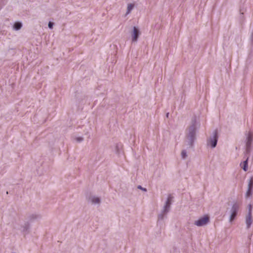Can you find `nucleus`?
Here are the masks:
<instances>
[{"instance_id": "obj_1", "label": "nucleus", "mask_w": 253, "mask_h": 253, "mask_svg": "<svg viewBox=\"0 0 253 253\" xmlns=\"http://www.w3.org/2000/svg\"><path fill=\"white\" fill-rule=\"evenodd\" d=\"M241 205V202H235L233 204L231 210V215L230 217V221H232L235 218L237 212L239 211Z\"/></svg>"}, {"instance_id": "obj_2", "label": "nucleus", "mask_w": 253, "mask_h": 253, "mask_svg": "<svg viewBox=\"0 0 253 253\" xmlns=\"http://www.w3.org/2000/svg\"><path fill=\"white\" fill-rule=\"evenodd\" d=\"M209 221V217L208 215H204L203 217L195 221V224L198 226H202L207 224Z\"/></svg>"}, {"instance_id": "obj_3", "label": "nucleus", "mask_w": 253, "mask_h": 253, "mask_svg": "<svg viewBox=\"0 0 253 253\" xmlns=\"http://www.w3.org/2000/svg\"><path fill=\"white\" fill-rule=\"evenodd\" d=\"M139 34L140 32L139 29L137 27H134L133 28V30L131 33L132 37V41L133 42H136L137 41Z\"/></svg>"}, {"instance_id": "obj_4", "label": "nucleus", "mask_w": 253, "mask_h": 253, "mask_svg": "<svg viewBox=\"0 0 253 253\" xmlns=\"http://www.w3.org/2000/svg\"><path fill=\"white\" fill-rule=\"evenodd\" d=\"M253 140V134L251 132H249L247 137V141L246 143V150L247 152H249L251 143Z\"/></svg>"}, {"instance_id": "obj_5", "label": "nucleus", "mask_w": 253, "mask_h": 253, "mask_svg": "<svg viewBox=\"0 0 253 253\" xmlns=\"http://www.w3.org/2000/svg\"><path fill=\"white\" fill-rule=\"evenodd\" d=\"M217 141V133L215 131L213 136V139L210 140V144L212 147H215Z\"/></svg>"}, {"instance_id": "obj_6", "label": "nucleus", "mask_w": 253, "mask_h": 253, "mask_svg": "<svg viewBox=\"0 0 253 253\" xmlns=\"http://www.w3.org/2000/svg\"><path fill=\"white\" fill-rule=\"evenodd\" d=\"M172 197L171 196H169V197L167 199V201L166 202V205L165 206V210H164L165 212H167L169 211V208L170 207V205L171 204V201L172 200Z\"/></svg>"}, {"instance_id": "obj_7", "label": "nucleus", "mask_w": 253, "mask_h": 253, "mask_svg": "<svg viewBox=\"0 0 253 253\" xmlns=\"http://www.w3.org/2000/svg\"><path fill=\"white\" fill-rule=\"evenodd\" d=\"M246 222L247 224V228H249L252 223V215L248 214L246 217Z\"/></svg>"}, {"instance_id": "obj_8", "label": "nucleus", "mask_w": 253, "mask_h": 253, "mask_svg": "<svg viewBox=\"0 0 253 253\" xmlns=\"http://www.w3.org/2000/svg\"><path fill=\"white\" fill-rule=\"evenodd\" d=\"M195 134V128L194 126H192L189 128V135L191 137H193Z\"/></svg>"}, {"instance_id": "obj_9", "label": "nucleus", "mask_w": 253, "mask_h": 253, "mask_svg": "<svg viewBox=\"0 0 253 253\" xmlns=\"http://www.w3.org/2000/svg\"><path fill=\"white\" fill-rule=\"evenodd\" d=\"M248 160L247 159L245 161L243 164H241L243 169L246 171L248 170Z\"/></svg>"}, {"instance_id": "obj_10", "label": "nucleus", "mask_w": 253, "mask_h": 253, "mask_svg": "<svg viewBox=\"0 0 253 253\" xmlns=\"http://www.w3.org/2000/svg\"><path fill=\"white\" fill-rule=\"evenodd\" d=\"M90 200L92 203L98 204L100 202V199L98 197H92Z\"/></svg>"}, {"instance_id": "obj_11", "label": "nucleus", "mask_w": 253, "mask_h": 253, "mask_svg": "<svg viewBox=\"0 0 253 253\" xmlns=\"http://www.w3.org/2000/svg\"><path fill=\"white\" fill-rule=\"evenodd\" d=\"M133 7H134L133 4L129 3L127 5V12H126L127 14L130 13L131 10L133 9Z\"/></svg>"}, {"instance_id": "obj_12", "label": "nucleus", "mask_w": 253, "mask_h": 253, "mask_svg": "<svg viewBox=\"0 0 253 253\" xmlns=\"http://www.w3.org/2000/svg\"><path fill=\"white\" fill-rule=\"evenodd\" d=\"M21 27L22 24L20 22H16L14 25V28L16 30L20 29Z\"/></svg>"}, {"instance_id": "obj_13", "label": "nucleus", "mask_w": 253, "mask_h": 253, "mask_svg": "<svg viewBox=\"0 0 253 253\" xmlns=\"http://www.w3.org/2000/svg\"><path fill=\"white\" fill-rule=\"evenodd\" d=\"M253 186V178L252 177L250 179V181L249 182L248 189H252Z\"/></svg>"}, {"instance_id": "obj_14", "label": "nucleus", "mask_w": 253, "mask_h": 253, "mask_svg": "<svg viewBox=\"0 0 253 253\" xmlns=\"http://www.w3.org/2000/svg\"><path fill=\"white\" fill-rule=\"evenodd\" d=\"M252 195V189H248L246 193V196L247 198L250 197Z\"/></svg>"}, {"instance_id": "obj_15", "label": "nucleus", "mask_w": 253, "mask_h": 253, "mask_svg": "<svg viewBox=\"0 0 253 253\" xmlns=\"http://www.w3.org/2000/svg\"><path fill=\"white\" fill-rule=\"evenodd\" d=\"M181 156L183 158H185L187 156L186 152L185 150H183L181 152Z\"/></svg>"}, {"instance_id": "obj_16", "label": "nucleus", "mask_w": 253, "mask_h": 253, "mask_svg": "<svg viewBox=\"0 0 253 253\" xmlns=\"http://www.w3.org/2000/svg\"><path fill=\"white\" fill-rule=\"evenodd\" d=\"M252 206L251 205H250L249 206V213L248 214L252 215Z\"/></svg>"}, {"instance_id": "obj_17", "label": "nucleus", "mask_w": 253, "mask_h": 253, "mask_svg": "<svg viewBox=\"0 0 253 253\" xmlns=\"http://www.w3.org/2000/svg\"><path fill=\"white\" fill-rule=\"evenodd\" d=\"M53 23L51 22H49V23H48V27L49 28L51 29L52 28V27H53Z\"/></svg>"}, {"instance_id": "obj_18", "label": "nucleus", "mask_w": 253, "mask_h": 253, "mask_svg": "<svg viewBox=\"0 0 253 253\" xmlns=\"http://www.w3.org/2000/svg\"><path fill=\"white\" fill-rule=\"evenodd\" d=\"M83 139V138L82 137H78L76 138V140L78 141V142H80L81 141H82Z\"/></svg>"}, {"instance_id": "obj_19", "label": "nucleus", "mask_w": 253, "mask_h": 253, "mask_svg": "<svg viewBox=\"0 0 253 253\" xmlns=\"http://www.w3.org/2000/svg\"><path fill=\"white\" fill-rule=\"evenodd\" d=\"M138 188L139 189H142V190H144V191H146V189H143V188H142L141 187V186H139L138 187Z\"/></svg>"}]
</instances>
